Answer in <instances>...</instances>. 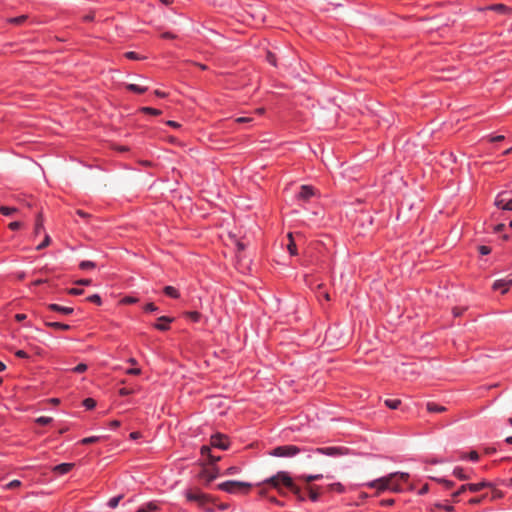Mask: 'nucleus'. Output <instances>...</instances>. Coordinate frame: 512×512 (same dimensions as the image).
I'll return each mask as SVG.
<instances>
[{"label": "nucleus", "instance_id": "obj_13", "mask_svg": "<svg viewBox=\"0 0 512 512\" xmlns=\"http://www.w3.org/2000/svg\"><path fill=\"white\" fill-rule=\"evenodd\" d=\"M512 285V280H496L493 284L494 290H501V292L504 294L509 290V287Z\"/></svg>", "mask_w": 512, "mask_h": 512}, {"label": "nucleus", "instance_id": "obj_10", "mask_svg": "<svg viewBox=\"0 0 512 512\" xmlns=\"http://www.w3.org/2000/svg\"><path fill=\"white\" fill-rule=\"evenodd\" d=\"M448 409L441 405V404H438L436 402H427L426 403V413L428 414H437V413H444V412H447Z\"/></svg>", "mask_w": 512, "mask_h": 512}, {"label": "nucleus", "instance_id": "obj_40", "mask_svg": "<svg viewBox=\"0 0 512 512\" xmlns=\"http://www.w3.org/2000/svg\"><path fill=\"white\" fill-rule=\"evenodd\" d=\"M26 19H27V16H26V15H21V16H19V17H15V18H11V19H9V22H10V23H13V24H16V25H20V24H22Z\"/></svg>", "mask_w": 512, "mask_h": 512}, {"label": "nucleus", "instance_id": "obj_57", "mask_svg": "<svg viewBox=\"0 0 512 512\" xmlns=\"http://www.w3.org/2000/svg\"><path fill=\"white\" fill-rule=\"evenodd\" d=\"M394 503V499H385L380 502L382 506H392Z\"/></svg>", "mask_w": 512, "mask_h": 512}, {"label": "nucleus", "instance_id": "obj_20", "mask_svg": "<svg viewBox=\"0 0 512 512\" xmlns=\"http://www.w3.org/2000/svg\"><path fill=\"white\" fill-rule=\"evenodd\" d=\"M400 482H403V481L399 477H396L392 481V483H390V487L388 488V490H390L393 493H402L403 488H402Z\"/></svg>", "mask_w": 512, "mask_h": 512}, {"label": "nucleus", "instance_id": "obj_28", "mask_svg": "<svg viewBox=\"0 0 512 512\" xmlns=\"http://www.w3.org/2000/svg\"><path fill=\"white\" fill-rule=\"evenodd\" d=\"M317 298L321 301L322 299L329 301L330 295L327 291L323 290L322 285H318V290L316 292Z\"/></svg>", "mask_w": 512, "mask_h": 512}, {"label": "nucleus", "instance_id": "obj_2", "mask_svg": "<svg viewBox=\"0 0 512 512\" xmlns=\"http://www.w3.org/2000/svg\"><path fill=\"white\" fill-rule=\"evenodd\" d=\"M263 483L271 485L273 488L282 493V486L288 488L299 501H304L305 496L301 489L296 486L287 472L280 471L276 475L266 479Z\"/></svg>", "mask_w": 512, "mask_h": 512}, {"label": "nucleus", "instance_id": "obj_14", "mask_svg": "<svg viewBox=\"0 0 512 512\" xmlns=\"http://www.w3.org/2000/svg\"><path fill=\"white\" fill-rule=\"evenodd\" d=\"M160 510V506L157 502L151 501L142 505L136 512H157Z\"/></svg>", "mask_w": 512, "mask_h": 512}, {"label": "nucleus", "instance_id": "obj_38", "mask_svg": "<svg viewBox=\"0 0 512 512\" xmlns=\"http://www.w3.org/2000/svg\"><path fill=\"white\" fill-rule=\"evenodd\" d=\"M43 229V219L41 215H38L36 224H35V234H39Z\"/></svg>", "mask_w": 512, "mask_h": 512}, {"label": "nucleus", "instance_id": "obj_25", "mask_svg": "<svg viewBox=\"0 0 512 512\" xmlns=\"http://www.w3.org/2000/svg\"><path fill=\"white\" fill-rule=\"evenodd\" d=\"M163 291L167 296L175 298V299L179 298V296H180L178 290L176 288H174L173 286H165Z\"/></svg>", "mask_w": 512, "mask_h": 512}, {"label": "nucleus", "instance_id": "obj_61", "mask_svg": "<svg viewBox=\"0 0 512 512\" xmlns=\"http://www.w3.org/2000/svg\"><path fill=\"white\" fill-rule=\"evenodd\" d=\"M464 310H465V308H454L453 314L455 317H458L463 314Z\"/></svg>", "mask_w": 512, "mask_h": 512}, {"label": "nucleus", "instance_id": "obj_35", "mask_svg": "<svg viewBox=\"0 0 512 512\" xmlns=\"http://www.w3.org/2000/svg\"><path fill=\"white\" fill-rule=\"evenodd\" d=\"M185 315H186V317H188L189 319H191L194 322L199 321V319L201 317L200 313H198L196 311L186 312Z\"/></svg>", "mask_w": 512, "mask_h": 512}, {"label": "nucleus", "instance_id": "obj_44", "mask_svg": "<svg viewBox=\"0 0 512 512\" xmlns=\"http://www.w3.org/2000/svg\"><path fill=\"white\" fill-rule=\"evenodd\" d=\"M125 56H126L128 59H131V60H140V59H144V57H140L136 52H133V51H130V52L125 53Z\"/></svg>", "mask_w": 512, "mask_h": 512}, {"label": "nucleus", "instance_id": "obj_33", "mask_svg": "<svg viewBox=\"0 0 512 512\" xmlns=\"http://www.w3.org/2000/svg\"><path fill=\"white\" fill-rule=\"evenodd\" d=\"M141 111L143 113L151 114V115H154V116H158V115H160L162 113L160 110L155 109V108H151V107H143V108H141Z\"/></svg>", "mask_w": 512, "mask_h": 512}, {"label": "nucleus", "instance_id": "obj_49", "mask_svg": "<svg viewBox=\"0 0 512 512\" xmlns=\"http://www.w3.org/2000/svg\"><path fill=\"white\" fill-rule=\"evenodd\" d=\"M478 250L481 255H488L491 252L490 247L485 245L479 246Z\"/></svg>", "mask_w": 512, "mask_h": 512}, {"label": "nucleus", "instance_id": "obj_32", "mask_svg": "<svg viewBox=\"0 0 512 512\" xmlns=\"http://www.w3.org/2000/svg\"><path fill=\"white\" fill-rule=\"evenodd\" d=\"M453 474L460 480H467L468 479V476L464 473L463 471V468L461 467H456L454 470H453Z\"/></svg>", "mask_w": 512, "mask_h": 512}, {"label": "nucleus", "instance_id": "obj_45", "mask_svg": "<svg viewBox=\"0 0 512 512\" xmlns=\"http://www.w3.org/2000/svg\"><path fill=\"white\" fill-rule=\"evenodd\" d=\"M486 498V495H482L480 497L471 498L469 500V504L477 505L483 502V500Z\"/></svg>", "mask_w": 512, "mask_h": 512}, {"label": "nucleus", "instance_id": "obj_34", "mask_svg": "<svg viewBox=\"0 0 512 512\" xmlns=\"http://www.w3.org/2000/svg\"><path fill=\"white\" fill-rule=\"evenodd\" d=\"M122 498H123V496H122V495H118V496H116V497L111 498V499L109 500V502H108V506H109L110 508H116V507L118 506V504H119V502H120V500H121Z\"/></svg>", "mask_w": 512, "mask_h": 512}, {"label": "nucleus", "instance_id": "obj_63", "mask_svg": "<svg viewBox=\"0 0 512 512\" xmlns=\"http://www.w3.org/2000/svg\"><path fill=\"white\" fill-rule=\"evenodd\" d=\"M166 124L170 127H173V128H179L180 127V124L178 122H175V121H172V120H169L166 122Z\"/></svg>", "mask_w": 512, "mask_h": 512}, {"label": "nucleus", "instance_id": "obj_39", "mask_svg": "<svg viewBox=\"0 0 512 512\" xmlns=\"http://www.w3.org/2000/svg\"><path fill=\"white\" fill-rule=\"evenodd\" d=\"M96 266V264L92 261H82L80 264H79V267L83 270H86V269H92Z\"/></svg>", "mask_w": 512, "mask_h": 512}, {"label": "nucleus", "instance_id": "obj_52", "mask_svg": "<svg viewBox=\"0 0 512 512\" xmlns=\"http://www.w3.org/2000/svg\"><path fill=\"white\" fill-rule=\"evenodd\" d=\"M144 310L147 311V312H154V311H157L158 310V307L155 306L154 303H148L145 307H144Z\"/></svg>", "mask_w": 512, "mask_h": 512}, {"label": "nucleus", "instance_id": "obj_54", "mask_svg": "<svg viewBox=\"0 0 512 512\" xmlns=\"http://www.w3.org/2000/svg\"><path fill=\"white\" fill-rule=\"evenodd\" d=\"M201 454L204 455V456L207 455L208 457H210V455H212L210 447L209 446H202L201 447Z\"/></svg>", "mask_w": 512, "mask_h": 512}, {"label": "nucleus", "instance_id": "obj_53", "mask_svg": "<svg viewBox=\"0 0 512 512\" xmlns=\"http://www.w3.org/2000/svg\"><path fill=\"white\" fill-rule=\"evenodd\" d=\"M21 227H22V223H21V222H18V221H14V222H11V223L9 224V228H10L11 230H18V229H20Z\"/></svg>", "mask_w": 512, "mask_h": 512}, {"label": "nucleus", "instance_id": "obj_41", "mask_svg": "<svg viewBox=\"0 0 512 512\" xmlns=\"http://www.w3.org/2000/svg\"><path fill=\"white\" fill-rule=\"evenodd\" d=\"M21 486V482L19 480H13L5 485V489H16Z\"/></svg>", "mask_w": 512, "mask_h": 512}, {"label": "nucleus", "instance_id": "obj_59", "mask_svg": "<svg viewBox=\"0 0 512 512\" xmlns=\"http://www.w3.org/2000/svg\"><path fill=\"white\" fill-rule=\"evenodd\" d=\"M237 123H248L252 121L250 117H239L235 120Z\"/></svg>", "mask_w": 512, "mask_h": 512}, {"label": "nucleus", "instance_id": "obj_17", "mask_svg": "<svg viewBox=\"0 0 512 512\" xmlns=\"http://www.w3.org/2000/svg\"><path fill=\"white\" fill-rule=\"evenodd\" d=\"M74 467L73 463H62L53 468V471L58 474H66Z\"/></svg>", "mask_w": 512, "mask_h": 512}, {"label": "nucleus", "instance_id": "obj_43", "mask_svg": "<svg viewBox=\"0 0 512 512\" xmlns=\"http://www.w3.org/2000/svg\"><path fill=\"white\" fill-rule=\"evenodd\" d=\"M240 473V468L237 466H231L225 471V475H235Z\"/></svg>", "mask_w": 512, "mask_h": 512}, {"label": "nucleus", "instance_id": "obj_51", "mask_svg": "<svg viewBox=\"0 0 512 512\" xmlns=\"http://www.w3.org/2000/svg\"><path fill=\"white\" fill-rule=\"evenodd\" d=\"M52 418H37V423L40 426H46L51 422Z\"/></svg>", "mask_w": 512, "mask_h": 512}, {"label": "nucleus", "instance_id": "obj_19", "mask_svg": "<svg viewBox=\"0 0 512 512\" xmlns=\"http://www.w3.org/2000/svg\"><path fill=\"white\" fill-rule=\"evenodd\" d=\"M306 489L308 491L310 500L313 501V502L318 501L319 496H320L319 491H318L319 487L318 486L307 485Z\"/></svg>", "mask_w": 512, "mask_h": 512}, {"label": "nucleus", "instance_id": "obj_4", "mask_svg": "<svg viewBox=\"0 0 512 512\" xmlns=\"http://www.w3.org/2000/svg\"><path fill=\"white\" fill-rule=\"evenodd\" d=\"M219 490L225 491L227 493L234 494L239 490L248 491L251 488V484L247 482L241 481H226L217 485Z\"/></svg>", "mask_w": 512, "mask_h": 512}, {"label": "nucleus", "instance_id": "obj_23", "mask_svg": "<svg viewBox=\"0 0 512 512\" xmlns=\"http://www.w3.org/2000/svg\"><path fill=\"white\" fill-rule=\"evenodd\" d=\"M47 327L58 329V330H68L70 326L68 324L60 323V322H45Z\"/></svg>", "mask_w": 512, "mask_h": 512}, {"label": "nucleus", "instance_id": "obj_6", "mask_svg": "<svg viewBox=\"0 0 512 512\" xmlns=\"http://www.w3.org/2000/svg\"><path fill=\"white\" fill-rule=\"evenodd\" d=\"M186 498L188 501L196 502L201 508H204L210 501V497L207 494L202 493L199 489L187 490Z\"/></svg>", "mask_w": 512, "mask_h": 512}, {"label": "nucleus", "instance_id": "obj_22", "mask_svg": "<svg viewBox=\"0 0 512 512\" xmlns=\"http://www.w3.org/2000/svg\"><path fill=\"white\" fill-rule=\"evenodd\" d=\"M322 474H315V475H301L298 477L299 480L304 481L309 485V483L320 480L322 478Z\"/></svg>", "mask_w": 512, "mask_h": 512}, {"label": "nucleus", "instance_id": "obj_26", "mask_svg": "<svg viewBox=\"0 0 512 512\" xmlns=\"http://www.w3.org/2000/svg\"><path fill=\"white\" fill-rule=\"evenodd\" d=\"M385 405L391 410H396L401 406V401L399 399H387Z\"/></svg>", "mask_w": 512, "mask_h": 512}, {"label": "nucleus", "instance_id": "obj_11", "mask_svg": "<svg viewBox=\"0 0 512 512\" xmlns=\"http://www.w3.org/2000/svg\"><path fill=\"white\" fill-rule=\"evenodd\" d=\"M314 194L315 192L312 186L303 185L301 186L298 197L301 200L308 201Z\"/></svg>", "mask_w": 512, "mask_h": 512}, {"label": "nucleus", "instance_id": "obj_42", "mask_svg": "<svg viewBox=\"0 0 512 512\" xmlns=\"http://www.w3.org/2000/svg\"><path fill=\"white\" fill-rule=\"evenodd\" d=\"M433 480L439 482V483H442L447 489H450L454 486V483L450 480H446V479H436V478H433Z\"/></svg>", "mask_w": 512, "mask_h": 512}, {"label": "nucleus", "instance_id": "obj_15", "mask_svg": "<svg viewBox=\"0 0 512 512\" xmlns=\"http://www.w3.org/2000/svg\"><path fill=\"white\" fill-rule=\"evenodd\" d=\"M229 402L226 398H222L220 396H214L210 399L209 405L210 407H216V408H224L226 407V404Z\"/></svg>", "mask_w": 512, "mask_h": 512}, {"label": "nucleus", "instance_id": "obj_55", "mask_svg": "<svg viewBox=\"0 0 512 512\" xmlns=\"http://www.w3.org/2000/svg\"><path fill=\"white\" fill-rule=\"evenodd\" d=\"M137 301L138 300L133 297H125L122 299V303H124V304H133V303H136Z\"/></svg>", "mask_w": 512, "mask_h": 512}, {"label": "nucleus", "instance_id": "obj_64", "mask_svg": "<svg viewBox=\"0 0 512 512\" xmlns=\"http://www.w3.org/2000/svg\"><path fill=\"white\" fill-rule=\"evenodd\" d=\"M504 210H512V199L509 200L506 204L503 206Z\"/></svg>", "mask_w": 512, "mask_h": 512}, {"label": "nucleus", "instance_id": "obj_36", "mask_svg": "<svg viewBox=\"0 0 512 512\" xmlns=\"http://www.w3.org/2000/svg\"><path fill=\"white\" fill-rule=\"evenodd\" d=\"M50 242H51L50 236L48 234H46L44 240L42 241V243H40L36 247V249L42 250V249L46 248L50 244Z\"/></svg>", "mask_w": 512, "mask_h": 512}, {"label": "nucleus", "instance_id": "obj_48", "mask_svg": "<svg viewBox=\"0 0 512 512\" xmlns=\"http://www.w3.org/2000/svg\"><path fill=\"white\" fill-rule=\"evenodd\" d=\"M467 490V486L466 484L465 485H462L456 492H454L452 494V497L453 499L455 500L459 495H461L462 493H464L465 491Z\"/></svg>", "mask_w": 512, "mask_h": 512}, {"label": "nucleus", "instance_id": "obj_24", "mask_svg": "<svg viewBox=\"0 0 512 512\" xmlns=\"http://www.w3.org/2000/svg\"><path fill=\"white\" fill-rule=\"evenodd\" d=\"M288 238H289V243L287 244V249L291 255H296L297 247H296L295 241L293 239L292 233L288 234Z\"/></svg>", "mask_w": 512, "mask_h": 512}, {"label": "nucleus", "instance_id": "obj_46", "mask_svg": "<svg viewBox=\"0 0 512 512\" xmlns=\"http://www.w3.org/2000/svg\"><path fill=\"white\" fill-rule=\"evenodd\" d=\"M88 301L95 303L97 305L101 304V298L98 294L91 295L87 298Z\"/></svg>", "mask_w": 512, "mask_h": 512}, {"label": "nucleus", "instance_id": "obj_30", "mask_svg": "<svg viewBox=\"0 0 512 512\" xmlns=\"http://www.w3.org/2000/svg\"><path fill=\"white\" fill-rule=\"evenodd\" d=\"M127 89L135 93H144L148 90L147 87H142L136 84H128Z\"/></svg>", "mask_w": 512, "mask_h": 512}, {"label": "nucleus", "instance_id": "obj_3", "mask_svg": "<svg viewBox=\"0 0 512 512\" xmlns=\"http://www.w3.org/2000/svg\"><path fill=\"white\" fill-rule=\"evenodd\" d=\"M396 477H399L403 483H407L410 475L406 472H393L387 476L372 480L366 483L365 486L376 489V495H380L382 492L388 490L390 483H392Z\"/></svg>", "mask_w": 512, "mask_h": 512}, {"label": "nucleus", "instance_id": "obj_8", "mask_svg": "<svg viewBox=\"0 0 512 512\" xmlns=\"http://www.w3.org/2000/svg\"><path fill=\"white\" fill-rule=\"evenodd\" d=\"M210 445L221 450H227L229 448V440L226 435L216 433L211 436Z\"/></svg>", "mask_w": 512, "mask_h": 512}, {"label": "nucleus", "instance_id": "obj_12", "mask_svg": "<svg viewBox=\"0 0 512 512\" xmlns=\"http://www.w3.org/2000/svg\"><path fill=\"white\" fill-rule=\"evenodd\" d=\"M173 321V318L168 316H161L158 318V322L154 327L160 331H167L169 329V323Z\"/></svg>", "mask_w": 512, "mask_h": 512}, {"label": "nucleus", "instance_id": "obj_27", "mask_svg": "<svg viewBox=\"0 0 512 512\" xmlns=\"http://www.w3.org/2000/svg\"><path fill=\"white\" fill-rule=\"evenodd\" d=\"M17 212L18 209L15 207L0 206V213L4 216H11Z\"/></svg>", "mask_w": 512, "mask_h": 512}, {"label": "nucleus", "instance_id": "obj_9", "mask_svg": "<svg viewBox=\"0 0 512 512\" xmlns=\"http://www.w3.org/2000/svg\"><path fill=\"white\" fill-rule=\"evenodd\" d=\"M219 476V468L214 466L211 470L209 469H203L201 473L199 474V477L201 479H204L206 484L211 483L213 480H215Z\"/></svg>", "mask_w": 512, "mask_h": 512}, {"label": "nucleus", "instance_id": "obj_7", "mask_svg": "<svg viewBox=\"0 0 512 512\" xmlns=\"http://www.w3.org/2000/svg\"><path fill=\"white\" fill-rule=\"evenodd\" d=\"M313 452L330 457H339L349 454V449L346 447H321L314 449Z\"/></svg>", "mask_w": 512, "mask_h": 512}, {"label": "nucleus", "instance_id": "obj_16", "mask_svg": "<svg viewBox=\"0 0 512 512\" xmlns=\"http://www.w3.org/2000/svg\"><path fill=\"white\" fill-rule=\"evenodd\" d=\"M466 486H467V490H469L471 492H478L481 489L488 488V487L492 488V484L487 481H482V482L476 483V484H466Z\"/></svg>", "mask_w": 512, "mask_h": 512}, {"label": "nucleus", "instance_id": "obj_29", "mask_svg": "<svg viewBox=\"0 0 512 512\" xmlns=\"http://www.w3.org/2000/svg\"><path fill=\"white\" fill-rule=\"evenodd\" d=\"M82 406L85 407L87 411H91L96 407V401L93 398H86L83 400Z\"/></svg>", "mask_w": 512, "mask_h": 512}, {"label": "nucleus", "instance_id": "obj_58", "mask_svg": "<svg viewBox=\"0 0 512 512\" xmlns=\"http://www.w3.org/2000/svg\"><path fill=\"white\" fill-rule=\"evenodd\" d=\"M68 293L71 295H80L83 293V290L77 289V288H71V289H69Z\"/></svg>", "mask_w": 512, "mask_h": 512}, {"label": "nucleus", "instance_id": "obj_1", "mask_svg": "<svg viewBox=\"0 0 512 512\" xmlns=\"http://www.w3.org/2000/svg\"><path fill=\"white\" fill-rule=\"evenodd\" d=\"M263 483L271 485L273 488L282 493V486L288 488L299 501H304L305 496L301 489L296 486L287 472L280 471L276 475L266 479Z\"/></svg>", "mask_w": 512, "mask_h": 512}, {"label": "nucleus", "instance_id": "obj_60", "mask_svg": "<svg viewBox=\"0 0 512 512\" xmlns=\"http://www.w3.org/2000/svg\"><path fill=\"white\" fill-rule=\"evenodd\" d=\"M15 355L19 358H28V354L23 350H17Z\"/></svg>", "mask_w": 512, "mask_h": 512}, {"label": "nucleus", "instance_id": "obj_5", "mask_svg": "<svg viewBox=\"0 0 512 512\" xmlns=\"http://www.w3.org/2000/svg\"><path fill=\"white\" fill-rule=\"evenodd\" d=\"M300 451L301 449L295 445H285L274 448L269 454L275 457H293Z\"/></svg>", "mask_w": 512, "mask_h": 512}, {"label": "nucleus", "instance_id": "obj_56", "mask_svg": "<svg viewBox=\"0 0 512 512\" xmlns=\"http://www.w3.org/2000/svg\"><path fill=\"white\" fill-rule=\"evenodd\" d=\"M468 458L472 461H478L479 459V454L476 452V451H471L469 454H468Z\"/></svg>", "mask_w": 512, "mask_h": 512}, {"label": "nucleus", "instance_id": "obj_37", "mask_svg": "<svg viewBox=\"0 0 512 512\" xmlns=\"http://www.w3.org/2000/svg\"><path fill=\"white\" fill-rule=\"evenodd\" d=\"M99 439H100V437H98V436H91V437L83 438L80 442H81V444L87 445V444L95 443Z\"/></svg>", "mask_w": 512, "mask_h": 512}, {"label": "nucleus", "instance_id": "obj_62", "mask_svg": "<svg viewBox=\"0 0 512 512\" xmlns=\"http://www.w3.org/2000/svg\"><path fill=\"white\" fill-rule=\"evenodd\" d=\"M91 280L90 279H81V280H78L76 281V284L78 285H90L91 284Z\"/></svg>", "mask_w": 512, "mask_h": 512}, {"label": "nucleus", "instance_id": "obj_47", "mask_svg": "<svg viewBox=\"0 0 512 512\" xmlns=\"http://www.w3.org/2000/svg\"><path fill=\"white\" fill-rule=\"evenodd\" d=\"M86 370H87V365H86V364H84V363H81V364L77 365V366L73 369V371H74L75 373H83V372H85Z\"/></svg>", "mask_w": 512, "mask_h": 512}, {"label": "nucleus", "instance_id": "obj_18", "mask_svg": "<svg viewBox=\"0 0 512 512\" xmlns=\"http://www.w3.org/2000/svg\"><path fill=\"white\" fill-rule=\"evenodd\" d=\"M48 309L51 310V311L61 312V313L66 314V315H69V314L73 313V308L60 306L58 304H49L48 305Z\"/></svg>", "mask_w": 512, "mask_h": 512}, {"label": "nucleus", "instance_id": "obj_31", "mask_svg": "<svg viewBox=\"0 0 512 512\" xmlns=\"http://www.w3.org/2000/svg\"><path fill=\"white\" fill-rule=\"evenodd\" d=\"M327 489L330 490V491H336L338 493H343L345 491L344 486L341 483H339V482L329 484L327 486Z\"/></svg>", "mask_w": 512, "mask_h": 512}, {"label": "nucleus", "instance_id": "obj_50", "mask_svg": "<svg viewBox=\"0 0 512 512\" xmlns=\"http://www.w3.org/2000/svg\"><path fill=\"white\" fill-rule=\"evenodd\" d=\"M266 59L270 64H272L273 66H276V58L273 53L267 52Z\"/></svg>", "mask_w": 512, "mask_h": 512}, {"label": "nucleus", "instance_id": "obj_21", "mask_svg": "<svg viewBox=\"0 0 512 512\" xmlns=\"http://www.w3.org/2000/svg\"><path fill=\"white\" fill-rule=\"evenodd\" d=\"M488 10H493L502 14H507L511 12V9L503 4H495L487 7Z\"/></svg>", "mask_w": 512, "mask_h": 512}]
</instances>
